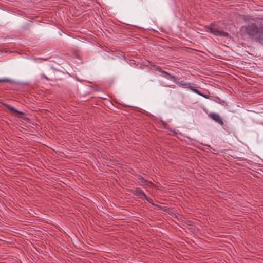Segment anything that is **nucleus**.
<instances>
[{
	"mask_svg": "<svg viewBox=\"0 0 263 263\" xmlns=\"http://www.w3.org/2000/svg\"><path fill=\"white\" fill-rule=\"evenodd\" d=\"M190 90L192 91L193 92L196 93V94H198L199 96L202 95V93H201L200 91H199L198 89H195L191 86V88H190Z\"/></svg>",
	"mask_w": 263,
	"mask_h": 263,
	"instance_id": "nucleus-9",
	"label": "nucleus"
},
{
	"mask_svg": "<svg viewBox=\"0 0 263 263\" xmlns=\"http://www.w3.org/2000/svg\"><path fill=\"white\" fill-rule=\"evenodd\" d=\"M241 30L245 31L249 35L255 36L258 40H261L263 39V26L258 27L255 24L252 23L242 26Z\"/></svg>",
	"mask_w": 263,
	"mask_h": 263,
	"instance_id": "nucleus-1",
	"label": "nucleus"
},
{
	"mask_svg": "<svg viewBox=\"0 0 263 263\" xmlns=\"http://www.w3.org/2000/svg\"><path fill=\"white\" fill-rule=\"evenodd\" d=\"M12 80L9 79H0V82H11Z\"/></svg>",
	"mask_w": 263,
	"mask_h": 263,
	"instance_id": "nucleus-12",
	"label": "nucleus"
},
{
	"mask_svg": "<svg viewBox=\"0 0 263 263\" xmlns=\"http://www.w3.org/2000/svg\"><path fill=\"white\" fill-rule=\"evenodd\" d=\"M211 100L214 101V102L221 105H223L224 102L220 98L218 97H213V99H211Z\"/></svg>",
	"mask_w": 263,
	"mask_h": 263,
	"instance_id": "nucleus-8",
	"label": "nucleus"
},
{
	"mask_svg": "<svg viewBox=\"0 0 263 263\" xmlns=\"http://www.w3.org/2000/svg\"><path fill=\"white\" fill-rule=\"evenodd\" d=\"M144 199H146L148 202H149V203H151L152 204L154 205V203H153V200L149 198V197L147 196L146 195V197H144Z\"/></svg>",
	"mask_w": 263,
	"mask_h": 263,
	"instance_id": "nucleus-11",
	"label": "nucleus"
},
{
	"mask_svg": "<svg viewBox=\"0 0 263 263\" xmlns=\"http://www.w3.org/2000/svg\"><path fill=\"white\" fill-rule=\"evenodd\" d=\"M5 106L8 108L10 110L12 111H13V112H16V113H18V114H21V115H23V113L21 111H20L17 110H16V109H15L13 106L10 105H8V104H5Z\"/></svg>",
	"mask_w": 263,
	"mask_h": 263,
	"instance_id": "nucleus-7",
	"label": "nucleus"
},
{
	"mask_svg": "<svg viewBox=\"0 0 263 263\" xmlns=\"http://www.w3.org/2000/svg\"><path fill=\"white\" fill-rule=\"evenodd\" d=\"M154 70L155 71L159 72L163 74H164V72H165V71L162 70L160 67H156Z\"/></svg>",
	"mask_w": 263,
	"mask_h": 263,
	"instance_id": "nucleus-10",
	"label": "nucleus"
},
{
	"mask_svg": "<svg viewBox=\"0 0 263 263\" xmlns=\"http://www.w3.org/2000/svg\"><path fill=\"white\" fill-rule=\"evenodd\" d=\"M133 193L142 200L144 199V197H146V194L140 188H136L133 190Z\"/></svg>",
	"mask_w": 263,
	"mask_h": 263,
	"instance_id": "nucleus-4",
	"label": "nucleus"
},
{
	"mask_svg": "<svg viewBox=\"0 0 263 263\" xmlns=\"http://www.w3.org/2000/svg\"><path fill=\"white\" fill-rule=\"evenodd\" d=\"M41 77H42V78H45V79H46L48 80L47 77L45 76V74H44V73H42V74H41Z\"/></svg>",
	"mask_w": 263,
	"mask_h": 263,
	"instance_id": "nucleus-14",
	"label": "nucleus"
},
{
	"mask_svg": "<svg viewBox=\"0 0 263 263\" xmlns=\"http://www.w3.org/2000/svg\"><path fill=\"white\" fill-rule=\"evenodd\" d=\"M175 83L176 84H177L178 85L183 86L184 88H188L189 89H190L191 86H193L194 85V83H185L183 81H182V80L181 81H177V80H176V82H175Z\"/></svg>",
	"mask_w": 263,
	"mask_h": 263,
	"instance_id": "nucleus-5",
	"label": "nucleus"
},
{
	"mask_svg": "<svg viewBox=\"0 0 263 263\" xmlns=\"http://www.w3.org/2000/svg\"><path fill=\"white\" fill-rule=\"evenodd\" d=\"M208 30L215 35L228 37L229 34L219 29L216 26L212 24L207 27Z\"/></svg>",
	"mask_w": 263,
	"mask_h": 263,
	"instance_id": "nucleus-2",
	"label": "nucleus"
},
{
	"mask_svg": "<svg viewBox=\"0 0 263 263\" xmlns=\"http://www.w3.org/2000/svg\"><path fill=\"white\" fill-rule=\"evenodd\" d=\"M201 96H202L203 97H204V98H206V99H211L210 98V96L208 95H205V94H203L202 93V95H201Z\"/></svg>",
	"mask_w": 263,
	"mask_h": 263,
	"instance_id": "nucleus-13",
	"label": "nucleus"
},
{
	"mask_svg": "<svg viewBox=\"0 0 263 263\" xmlns=\"http://www.w3.org/2000/svg\"><path fill=\"white\" fill-rule=\"evenodd\" d=\"M208 116L211 119H212V120H213L214 121L218 123L220 125H223L224 124V123L221 117L216 112H212L208 115Z\"/></svg>",
	"mask_w": 263,
	"mask_h": 263,
	"instance_id": "nucleus-3",
	"label": "nucleus"
},
{
	"mask_svg": "<svg viewBox=\"0 0 263 263\" xmlns=\"http://www.w3.org/2000/svg\"><path fill=\"white\" fill-rule=\"evenodd\" d=\"M162 76L165 78V79L170 80L174 82H176V80L178 79L177 77L174 76H172L170 73H168L166 71H165V72H164V74Z\"/></svg>",
	"mask_w": 263,
	"mask_h": 263,
	"instance_id": "nucleus-6",
	"label": "nucleus"
}]
</instances>
